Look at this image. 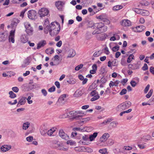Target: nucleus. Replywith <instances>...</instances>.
I'll use <instances>...</instances> for the list:
<instances>
[{
	"mask_svg": "<svg viewBox=\"0 0 154 154\" xmlns=\"http://www.w3.org/2000/svg\"><path fill=\"white\" fill-rule=\"evenodd\" d=\"M83 93L82 90L77 91L75 92L74 95L75 97H79L81 96Z\"/></svg>",
	"mask_w": 154,
	"mask_h": 154,
	"instance_id": "26",
	"label": "nucleus"
},
{
	"mask_svg": "<svg viewBox=\"0 0 154 154\" xmlns=\"http://www.w3.org/2000/svg\"><path fill=\"white\" fill-rule=\"evenodd\" d=\"M119 47L118 46H115L112 48V50L113 51L116 52L118 51L119 49Z\"/></svg>",
	"mask_w": 154,
	"mask_h": 154,
	"instance_id": "49",
	"label": "nucleus"
},
{
	"mask_svg": "<svg viewBox=\"0 0 154 154\" xmlns=\"http://www.w3.org/2000/svg\"><path fill=\"white\" fill-rule=\"evenodd\" d=\"M11 148V146L10 145H4L1 147V151L6 152L10 150Z\"/></svg>",
	"mask_w": 154,
	"mask_h": 154,
	"instance_id": "12",
	"label": "nucleus"
},
{
	"mask_svg": "<svg viewBox=\"0 0 154 154\" xmlns=\"http://www.w3.org/2000/svg\"><path fill=\"white\" fill-rule=\"evenodd\" d=\"M99 19L102 20L104 22H105L106 24H109L110 21L109 20L106 18H103V16L101 15L99 16Z\"/></svg>",
	"mask_w": 154,
	"mask_h": 154,
	"instance_id": "31",
	"label": "nucleus"
},
{
	"mask_svg": "<svg viewBox=\"0 0 154 154\" xmlns=\"http://www.w3.org/2000/svg\"><path fill=\"white\" fill-rule=\"evenodd\" d=\"M10 95V97L11 98H14L17 97L16 95L12 91H10L9 92Z\"/></svg>",
	"mask_w": 154,
	"mask_h": 154,
	"instance_id": "34",
	"label": "nucleus"
},
{
	"mask_svg": "<svg viewBox=\"0 0 154 154\" xmlns=\"http://www.w3.org/2000/svg\"><path fill=\"white\" fill-rule=\"evenodd\" d=\"M62 45V41H60L58 42H57V43L56 46L58 47H60Z\"/></svg>",
	"mask_w": 154,
	"mask_h": 154,
	"instance_id": "64",
	"label": "nucleus"
},
{
	"mask_svg": "<svg viewBox=\"0 0 154 154\" xmlns=\"http://www.w3.org/2000/svg\"><path fill=\"white\" fill-rule=\"evenodd\" d=\"M59 136L62 139L67 140L69 139V136L64 132L62 129H60L59 131Z\"/></svg>",
	"mask_w": 154,
	"mask_h": 154,
	"instance_id": "9",
	"label": "nucleus"
},
{
	"mask_svg": "<svg viewBox=\"0 0 154 154\" xmlns=\"http://www.w3.org/2000/svg\"><path fill=\"white\" fill-rule=\"evenodd\" d=\"M46 44V41L45 40L40 41L37 44V48L39 49L43 47Z\"/></svg>",
	"mask_w": 154,
	"mask_h": 154,
	"instance_id": "15",
	"label": "nucleus"
},
{
	"mask_svg": "<svg viewBox=\"0 0 154 154\" xmlns=\"http://www.w3.org/2000/svg\"><path fill=\"white\" fill-rule=\"evenodd\" d=\"M12 90L15 92L17 93L19 91V89L17 87H13L12 88Z\"/></svg>",
	"mask_w": 154,
	"mask_h": 154,
	"instance_id": "54",
	"label": "nucleus"
},
{
	"mask_svg": "<svg viewBox=\"0 0 154 154\" xmlns=\"http://www.w3.org/2000/svg\"><path fill=\"white\" fill-rule=\"evenodd\" d=\"M93 26H90L93 27L94 30L92 32V34L94 35L97 34L101 33V28L103 26V23H94Z\"/></svg>",
	"mask_w": 154,
	"mask_h": 154,
	"instance_id": "2",
	"label": "nucleus"
},
{
	"mask_svg": "<svg viewBox=\"0 0 154 154\" xmlns=\"http://www.w3.org/2000/svg\"><path fill=\"white\" fill-rule=\"evenodd\" d=\"M45 52L47 54H51L54 52V50L53 48H50L46 49Z\"/></svg>",
	"mask_w": 154,
	"mask_h": 154,
	"instance_id": "25",
	"label": "nucleus"
},
{
	"mask_svg": "<svg viewBox=\"0 0 154 154\" xmlns=\"http://www.w3.org/2000/svg\"><path fill=\"white\" fill-rule=\"evenodd\" d=\"M55 90V87L54 86L51 87L48 89V91L49 92H51L54 91Z\"/></svg>",
	"mask_w": 154,
	"mask_h": 154,
	"instance_id": "47",
	"label": "nucleus"
},
{
	"mask_svg": "<svg viewBox=\"0 0 154 154\" xmlns=\"http://www.w3.org/2000/svg\"><path fill=\"white\" fill-rule=\"evenodd\" d=\"M97 94H98L97 92L96 91L94 90L91 92L90 95L91 96H94Z\"/></svg>",
	"mask_w": 154,
	"mask_h": 154,
	"instance_id": "57",
	"label": "nucleus"
},
{
	"mask_svg": "<svg viewBox=\"0 0 154 154\" xmlns=\"http://www.w3.org/2000/svg\"><path fill=\"white\" fill-rule=\"evenodd\" d=\"M17 103V100H14V102H12L11 101H9L8 102V104L11 105H14L16 104Z\"/></svg>",
	"mask_w": 154,
	"mask_h": 154,
	"instance_id": "62",
	"label": "nucleus"
},
{
	"mask_svg": "<svg viewBox=\"0 0 154 154\" xmlns=\"http://www.w3.org/2000/svg\"><path fill=\"white\" fill-rule=\"evenodd\" d=\"M107 27L106 26H104V24L103 23V26L101 28V33L105 32L107 30Z\"/></svg>",
	"mask_w": 154,
	"mask_h": 154,
	"instance_id": "41",
	"label": "nucleus"
},
{
	"mask_svg": "<svg viewBox=\"0 0 154 154\" xmlns=\"http://www.w3.org/2000/svg\"><path fill=\"white\" fill-rule=\"evenodd\" d=\"M93 97L91 100V101H94L97 100L100 97L98 94H97Z\"/></svg>",
	"mask_w": 154,
	"mask_h": 154,
	"instance_id": "38",
	"label": "nucleus"
},
{
	"mask_svg": "<svg viewBox=\"0 0 154 154\" xmlns=\"http://www.w3.org/2000/svg\"><path fill=\"white\" fill-rule=\"evenodd\" d=\"M47 131L46 129L42 128L40 130V133L42 135L45 136L46 133H47Z\"/></svg>",
	"mask_w": 154,
	"mask_h": 154,
	"instance_id": "30",
	"label": "nucleus"
},
{
	"mask_svg": "<svg viewBox=\"0 0 154 154\" xmlns=\"http://www.w3.org/2000/svg\"><path fill=\"white\" fill-rule=\"evenodd\" d=\"M49 12V10L45 8H42L40 9L38 12L40 17H42L47 16Z\"/></svg>",
	"mask_w": 154,
	"mask_h": 154,
	"instance_id": "6",
	"label": "nucleus"
},
{
	"mask_svg": "<svg viewBox=\"0 0 154 154\" xmlns=\"http://www.w3.org/2000/svg\"><path fill=\"white\" fill-rule=\"evenodd\" d=\"M28 18L31 20H35L37 18V13L34 10H31L28 11L27 13Z\"/></svg>",
	"mask_w": 154,
	"mask_h": 154,
	"instance_id": "7",
	"label": "nucleus"
},
{
	"mask_svg": "<svg viewBox=\"0 0 154 154\" xmlns=\"http://www.w3.org/2000/svg\"><path fill=\"white\" fill-rule=\"evenodd\" d=\"M75 51L73 49H70L69 51V53L67 56L68 58L73 57L75 55Z\"/></svg>",
	"mask_w": 154,
	"mask_h": 154,
	"instance_id": "22",
	"label": "nucleus"
},
{
	"mask_svg": "<svg viewBox=\"0 0 154 154\" xmlns=\"http://www.w3.org/2000/svg\"><path fill=\"white\" fill-rule=\"evenodd\" d=\"M130 84L132 87H134L136 86L137 83L134 81H131L130 82Z\"/></svg>",
	"mask_w": 154,
	"mask_h": 154,
	"instance_id": "56",
	"label": "nucleus"
},
{
	"mask_svg": "<svg viewBox=\"0 0 154 154\" xmlns=\"http://www.w3.org/2000/svg\"><path fill=\"white\" fill-rule=\"evenodd\" d=\"M19 20L15 18L12 21L11 25L13 27H15L19 22Z\"/></svg>",
	"mask_w": 154,
	"mask_h": 154,
	"instance_id": "19",
	"label": "nucleus"
},
{
	"mask_svg": "<svg viewBox=\"0 0 154 154\" xmlns=\"http://www.w3.org/2000/svg\"><path fill=\"white\" fill-rule=\"evenodd\" d=\"M127 91L126 89H123L120 93V94L122 95L126 94L127 93Z\"/></svg>",
	"mask_w": 154,
	"mask_h": 154,
	"instance_id": "45",
	"label": "nucleus"
},
{
	"mask_svg": "<svg viewBox=\"0 0 154 154\" xmlns=\"http://www.w3.org/2000/svg\"><path fill=\"white\" fill-rule=\"evenodd\" d=\"M65 4V2L63 1H58L55 3L56 7L60 11L63 10Z\"/></svg>",
	"mask_w": 154,
	"mask_h": 154,
	"instance_id": "8",
	"label": "nucleus"
},
{
	"mask_svg": "<svg viewBox=\"0 0 154 154\" xmlns=\"http://www.w3.org/2000/svg\"><path fill=\"white\" fill-rule=\"evenodd\" d=\"M66 143L68 145H70L71 146H72L75 144V141L69 140L67 141Z\"/></svg>",
	"mask_w": 154,
	"mask_h": 154,
	"instance_id": "40",
	"label": "nucleus"
},
{
	"mask_svg": "<svg viewBox=\"0 0 154 154\" xmlns=\"http://www.w3.org/2000/svg\"><path fill=\"white\" fill-rule=\"evenodd\" d=\"M66 94H63L61 95L58 100L59 102L63 104L65 103L66 101Z\"/></svg>",
	"mask_w": 154,
	"mask_h": 154,
	"instance_id": "13",
	"label": "nucleus"
},
{
	"mask_svg": "<svg viewBox=\"0 0 154 154\" xmlns=\"http://www.w3.org/2000/svg\"><path fill=\"white\" fill-rule=\"evenodd\" d=\"M30 123L28 122H26L24 123L23 125V130H26L29 126Z\"/></svg>",
	"mask_w": 154,
	"mask_h": 154,
	"instance_id": "28",
	"label": "nucleus"
},
{
	"mask_svg": "<svg viewBox=\"0 0 154 154\" xmlns=\"http://www.w3.org/2000/svg\"><path fill=\"white\" fill-rule=\"evenodd\" d=\"M83 66V65L81 64L76 66L75 68V70L76 71H78L81 69Z\"/></svg>",
	"mask_w": 154,
	"mask_h": 154,
	"instance_id": "44",
	"label": "nucleus"
},
{
	"mask_svg": "<svg viewBox=\"0 0 154 154\" xmlns=\"http://www.w3.org/2000/svg\"><path fill=\"white\" fill-rule=\"evenodd\" d=\"M49 23L48 20L46 19L45 20L44 25V29L45 30H47L48 29H50V25H49Z\"/></svg>",
	"mask_w": 154,
	"mask_h": 154,
	"instance_id": "18",
	"label": "nucleus"
},
{
	"mask_svg": "<svg viewBox=\"0 0 154 154\" xmlns=\"http://www.w3.org/2000/svg\"><path fill=\"white\" fill-rule=\"evenodd\" d=\"M56 144L58 146L57 147V148L58 150L65 151H67L68 149L66 148H65L62 146L60 144V143L59 142H57Z\"/></svg>",
	"mask_w": 154,
	"mask_h": 154,
	"instance_id": "17",
	"label": "nucleus"
},
{
	"mask_svg": "<svg viewBox=\"0 0 154 154\" xmlns=\"http://www.w3.org/2000/svg\"><path fill=\"white\" fill-rule=\"evenodd\" d=\"M121 63L123 66H125L126 63L124 59H122L121 60Z\"/></svg>",
	"mask_w": 154,
	"mask_h": 154,
	"instance_id": "63",
	"label": "nucleus"
},
{
	"mask_svg": "<svg viewBox=\"0 0 154 154\" xmlns=\"http://www.w3.org/2000/svg\"><path fill=\"white\" fill-rule=\"evenodd\" d=\"M134 59V56L133 55V54H131L128 57L127 60V62L128 63H130L131 62L132 60Z\"/></svg>",
	"mask_w": 154,
	"mask_h": 154,
	"instance_id": "36",
	"label": "nucleus"
},
{
	"mask_svg": "<svg viewBox=\"0 0 154 154\" xmlns=\"http://www.w3.org/2000/svg\"><path fill=\"white\" fill-rule=\"evenodd\" d=\"M20 39L21 42L23 43H26L28 41L27 38L25 35H22Z\"/></svg>",
	"mask_w": 154,
	"mask_h": 154,
	"instance_id": "27",
	"label": "nucleus"
},
{
	"mask_svg": "<svg viewBox=\"0 0 154 154\" xmlns=\"http://www.w3.org/2000/svg\"><path fill=\"white\" fill-rule=\"evenodd\" d=\"M128 68L132 69H136L138 68V66L136 63L130 64L128 65Z\"/></svg>",
	"mask_w": 154,
	"mask_h": 154,
	"instance_id": "21",
	"label": "nucleus"
},
{
	"mask_svg": "<svg viewBox=\"0 0 154 154\" xmlns=\"http://www.w3.org/2000/svg\"><path fill=\"white\" fill-rule=\"evenodd\" d=\"M148 69V66L145 63L142 67V69L144 71L147 70Z\"/></svg>",
	"mask_w": 154,
	"mask_h": 154,
	"instance_id": "58",
	"label": "nucleus"
},
{
	"mask_svg": "<svg viewBox=\"0 0 154 154\" xmlns=\"http://www.w3.org/2000/svg\"><path fill=\"white\" fill-rule=\"evenodd\" d=\"M54 63L53 61L51 62L50 63V64L51 66H53L57 65H58L59 64V62H54Z\"/></svg>",
	"mask_w": 154,
	"mask_h": 154,
	"instance_id": "55",
	"label": "nucleus"
},
{
	"mask_svg": "<svg viewBox=\"0 0 154 154\" xmlns=\"http://www.w3.org/2000/svg\"><path fill=\"white\" fill-rule=\"evenodd\" d=\"M8 36L7 34L5 32H0V42L5 40Z\"/></svg>",
	"mask_w": 154,
	"mask_h": 154,
	"instance_id": "16",
	"label": "nucleus"
},
{
	"mask_svg": "<svg viewBox=\"0 0 154 154\" xmlns=\"http://www.w3.org/2000/svg\"><path fill=\"white\" fill-rule=\"evenodd\" d=\"M100 55V54L99 51H96L94 53L93 56L94 57H97L99 56Z\"/></svg>",
	"mask_w": 154,
	"mask_h": 154,
	"instance_id": "52",
	"label": "nucleus"
},
{
	"mask_svg": "<svg viewBox=\"0 0 154 154\" xmlns=\"http://www.w3.org/2000/svg\"><path fill=\"white\" fill-rule=\"evenodd\" d=\"M90 119V117H87L85 118H83L82 119V120L80 121L81 122H87L89 121Z\"/></svg>",
	"mask_w": 154,
	"mask_h": 154,
	"instance_id": "43",
	"label": "nucleus"
},
{
	"mask_svg": "<svg viewBox=\"0 0 154 154\" xmlns=\"http://www.w3.org/2000/svg\"><path fill=\"white\" fill-rule=\"evenodd\" d=\"M41 91L43 95L45 96L47 95V92L46 91L45 89H43L41 90Z\"/></svg>",
	"mask_w": 154,
	"mask_h": 154,
	"instance_id": "61",
	"label": "nucleus"
},
{
	"mask_svg": "<svg viewBox=\"0 0 154 154\" xmlns=\"http://www.w3.org/2000/svg\"><path fill=\"white\" fill-rule=\"evenodd\" d=\"M123 8V6L121 5H116L114 6L112 9L114 11H116L122 9Z\"/></svg>",
	"mask_w": 154,
	"mask_h": 154,
	"instance_id": "29",
	"label": "nucleus"
},
{
	"mask_svg": "<svg viewBox=\"0 0 154 154\" xmlns=\"http://www.w3.org/2000/svg\"><path fill=\"white\" fill-rule=\"evenodd\" d=\"M118 123L117 122H111L110 124L111 126L113 128L116 127L118 125Z\"/></svg>",
	"mask_w": 154,
	"mask_h": 154,
	"instance_id": "42",
	"label": "nucleus"
},
{
	"mask_svg": "<svg viewBox=\"0 0 154 154\" xmlns=\"http://www.w3.org/2000/svg\"><path fill=\"white\" fill-rule=\"evenodd\" d=\"M15 30L11 31L8 36L9 42H11L13 43H14L15 42Z\"/></svg>",
	"mask_w": 154,
	"mask_h": 154,
	"instance_id": "10",
	"label": "nucleus"
},
{
	"mask_svg": "<svg viewBox=\"0 0 154 154\" xmlns=\"http://www.w3.org/2000/svg\"><path fill=\"white\" fill-rule=\"evenodd\" d=\"M75 130L77 131H85L84 129L80 127L76 128H74Z\"/></svg>",
	"mask_w": 154,
	"mask_h": 154,
	"instance_id": "50",
	"label": "nucleus"
},
{
	"mask_svg": "<svg viewBox=\"0 0 154 154\" xmlns=\"http://www.w3.org/2000/svg\"><path fill=\"white\" fill-rule=\"evenodd\" d=\"M69 114H72L74 116L73 117V118L77 120L80 119L85 115V113L81 111H72L70 112H69Z\"/></svg>",
	"mask_w": 154,
	"mask_h": 154,
	"instance_id": "3",
	"label": "nucleus"
},
{
	"mask_svg": "<svg viewBox=\"0 0 154 154\" xmlns=\"http://www.w3.org/2000/svg\"><path fill=\"white\" fill-rule=\"evenodd\" d=\"M145 27L143 26H137V28L138 29L139 32H142L145 29Z\"/></svg>",
	"mask_w": 154,
	"mask_h": 154,
	"instance_id": "32",
	"label": "nucleus"
},
{
	"mask_svg": "<svg viewBox=\"0 0 154 154\" xmlns=\"http://www.w3.org/2000/svg\"><path fill=\"white\" fill-rule=\"evenodd\" d=\"M107 36V35L105 33H104L100 37L99 39L101 41L104 40L106 38Z\"/></svg>",
	"mask_w": 154,
	"mask_h": 154,
	"instance_id": "39",
	"label": "nucleus"
},
{
	"mask_svg": "<svg viewBox=\"0 0 154 154\" xmlns=\"http://www.w3.org/2000/svg\"><path fill=\"white\" fill-rule=\"evenodd\" d=\"M55 131V128H52L50 129L47 131V134L50 136H53L52 135V134Z\"/></svg>",
	"mask_w": 154,
	"mask_h": 154,
	"instance_id": "24",
	"label": "nucleus"
},
{
	"mask_svg": "<svg viewBox=\"0 0 154 154\" xmlns=\"http://www.w3.org/2000/svg\"><path fill=\"white\" fill-rule=\"evenodd\" d=\"M24 25L26 29V33L29 35H32L33 34V30L31 27L29 23L28 22H26L24 23Z\"/></svg>",
	"mask_w": 154,
	"mask_h": 154,
	"instance_id": "5",
	"label": "nucleus"
},
{
	"mask_svg": "<svg viewBox=\"0 0 154 154\" xmlns=\"http://www.w3.org/2000/svg\"><path fill=\"white\" fill-rule=\"evenodd\" d=\"M153 89H151L148 93L146 95V97L147 98H149L152 96L153 93Z\"/></svg>",
	"mask_w": 154,
	"mask_h": 154,
	"instance_id": "37",
	"label": "nucleus"
},
{
	"mask_svg": "<svg viewBox=\"0 0 154 154\" xmlns=\"http://www.w3.org/2000/svg\"><path fill=\"white\" fill-rule=\"evenodd\" d=\"M82 139L85 141H87L88 140L89 137L88 135H85L82 137Z\"/></svg>",
	"mask_w": 154,
	"mask_h": 154,
	"instance_id": "48",
	"label": "nucleus"
},
{
	"mask_svg": "<svg viewBox=\"0 0 154 154\" xmlns=\"http://www.w3.org/2000/svg\"><path fill=\"white\" fill-rule=\"evenodd\" d=\"M59 57L58 55H56L54 56V58H53L52 60H53L55 62H59V63L60 62V61H59Z\"/></svg>",
	"mask_w": 154,
	"mask_h": 154,
	"instance_id": "35",
	"label": "nucleus"
},
{
	"mask_svg": "<svg viewBox=\"0 0 154 154\" xmlns=\"http://www.w3.org/2000/svg\"><path fill=\"white\" fill-rule=\"evenodd\" d=\"M99 152L101 154H108L107 150L106 148L100 149Z\"/></svg>",
	"mask_w": 154,
	"mask_h": 154,
	"instance_id": "33",
	"label": "nucleus"
},
{
	"mask_svg": "<svg viewBox=\"0 0 154 154\" xmlns=\"http://www.w3.org/2000/svg\"><path fill=\"white\" fill-rule=\"evenodd\" d=\"M150 88V85L149 84L147 85L144 90V93L145 94L147 93L149 91Z\"/></svg>",
	"mask_w": 154,
	"mask_h": 154,
	"instance_id": "46",
	"label": "nucleus"
},
{
	"mask_svg": "<svg viewBox=\"0 0 154 154\" xmlns=\"http://www.w3.org/2000/svg\"><path fill=\"white\" fill-rule=\"evenodd\" d=\"M33 137L32 136H29L26 138V140L27 141L30 142H31L33 140Z\"/></svg>",
	"mask_w": 154,
	"mask_h": 154,
	"instance_id": "51",
	"label": "nucleus"
},
{
	"mask_svg": "<svg viewBox=\"0 0 154 154\" xmlns=\"http://www.w3.org/2000/svg\"><path fill=\"white\" fill-rule=\"evenodd\" d=\"M26 98L25 97H22L18 102L17 106H18L19 104L20 105H23L26 102Z\"/></svg>",
	"mask_w": 154,
	"mask_h": 154,
	"instance_id": "20",
	"label": "nucleus"
},
{
	"mask_svg": "<svg viewBox=\"0 0 154 154\" xmlns=\"http://www.w3.org/2000/svg\"><path fill=\"white\" fill-rule=\"evenodd\" d=\"M120 23L122 26L124 27L130 26L131 25V22L130 20L128 19L122 20L121 21Z\"/></svg>",
	"mask_w": 154,
	"mask_h": 154,
	"instance_id": "11",
	"label": "nucleus"
},
{
	"mask_svg": "<svg viewBox=\"0 0 154 154\" xmlns=\"http://www.w3.org/2000/svg\"><path fill=\"white\" fill-rule=\"evenodd\" d=\"M105 53L107 55H108L109 54L110 52L109 51V49L107 47H106L104 48Z\"/></svg>",
	"mask_w": 154,
	"mask_h": 154,
	"instance_id": "59",
	"label": "nucleus"
},
{
	"mask_svg": "<svg viewBox=\"0 0 154 154\" xmlns=\"http://www.w3.org/2000/svg\"><path fill=\"white\" fill-rule=\"evenodd\" d=\"M60 30V26L57 23L53 22L51 23L50 29H48L47 32L49 30L51 35L58 34Z\"/></svg>",
	"mask_w": 154,
	"mask_h": 154,
	"instance_id": "1",
	"label": "nucleus"
},
{
	"mask_svg": "<svg viewBox=\"0 0 154 154\" xmlns=\"http://www.w3.org/2000/svg\"><path fill=\"white\" fill-rule=\"evenodd\" d=\"M138 13L144 16H148L149 15V12L145 10H141Z\"/></svg>",
	"mask_w": 154,
	"mask_h": 154,
	"instance_id": "23",
	"label": "nucleus"
},
{
	"mask_svg": "<svg viewBox=\"0 0 154 154\" xmlns=\"http://www.w3.org/2000/svg\"><path fill=\"white\" fill-rule=\"evenodd\" d=\"M29 63L28 62V60L26 59L25 61L24 62V65L23 66V65H22V67H24L26 66L29 65Z\"/></svg>",
	"mask_w": 154,
	"mask_h": 154,
	"instance_id": "53",
	"label": "nucleus"
},
{
	"mask_svg": "<svg viewBox=\"0 0 154 154\" xmlns=\"http://www.w3.org/2000/svg\"><path fill=\"white\" fill-rule=\"evenodd\" d=\"M131 149L132 147L130 146H125L123 148V149L126 150H129Z\"/></svg>",
	"mask_w": 154,
	"mask_h": 154,
	"instance_id": "60",
	"label": "nucleus"
},
{
	"mask_svg": "<svg viewBox=\"0 0 154 154\" xmlns=\"http://www.w3.org/2000/svg\"><path fill=\"white\" fill-rule=\"evenodd\" d=\"M109 134L107 133L104 134L100 138V141L101 142H104L106 141L108 138L109 137Z\"/></svg>",
	"mask_w": 154,
	"mask_h": 154,
	"instance_id": "14",
	"label": "nucleus"
},
{
	"mask_svg": "<svg viewBox=\"0 0 154 154\" xmlns=\"http://www.w3.org/2000/svg\"><path fill=\"white\" fill-rule=\"evenodd\" d=\"M131 104L130 101H126L118 105L117 108L119 110H124L129 108Z\"/></svg>",
	"mask_w": 154,
	"mask_h": 154,
	"instance_id": "4",
	"label": "nucleus"
}]
</instances>
